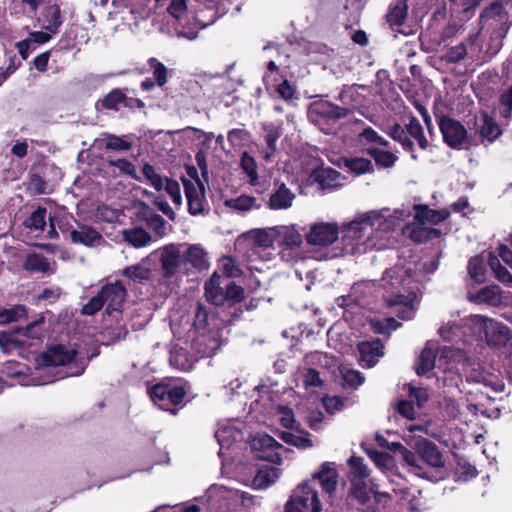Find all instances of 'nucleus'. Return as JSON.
I'll list each match as a JSON object with an SVG mask.
<instances>
[{
	"instance_id": "f257e3e1",
	"label": "nucleus",
	"mask_w": 512,
	"mask_h": 512,
	"mask_svg": "<svg viewBox=\"0 0 512 512\" xmlns=\"http://www.w3.org/2000/svg\"><path fill=\"white\" fill-rule=\"evenodd\" d=\"M388 210L370 211L358 214L342 229L343 251L346 254L365 253L370 249H381L383 244L378 239L383 233L394 230L401 221L410 216L411 211L397 209L393 214Z\"/></svg>"
},
{
	"instance_id": "f03ea898",
	"label": "nucleus",
	"mask_w": 512,
	"mask_h": 512,
	"mask_svg": "<svg viewBox=\"0 0 512 512\" xmlns=\"http://www.w3.org/2000/svg\"><path fill=\"white\" fill-rule=\"evenodd\" d=\"M87 366V360L81 356L78 350L71 345L55 344L49 346L39 357L40 373H49L51 368L59 367L53 380H47L41 384L53 382L55 379L77 377L83 374Z\"/></svg>"
},
{
	"instance_id": "7ed1b4c3",
	"label": "nucleus",
	"mask_w": 512,
	"mask_h": 512,
	"mask_svg": "<svg viewBox=\"0 0 512 512\" xmlns=\"http://www.w3.org/2000/svg\"><path fill=\"white\" fill-rule=\"evenodd\" d=\"M463 323L468 325L474 334H484L488 346L503 353L512 351V335L505 324L482 315H471Z\"/></svg>"
},
{
	"instance_id": "20e7f679",
	"label": "nucleus",
	"mask_w": 512,
	"mask_h": 512,
	"mask_svg": "<svg viewBox=\"0 0 512 512\" xmlns=\"http://www.w3.org/2000/svg\"><path fill=\"white\" fill-rule=\"evenodd\" d=\"M438 126L449 147L462 149L469 144L467 130L458 120L443 115L438 117Z\"/></svg>"
},
{
	"instance_id": "39448f33",
	"label": "nucleus",
	"mask_w": 512,
	"mask_h": 512,
	"mask_svg": "<svg viewBox=\"0 0 512 512\" xmlns=\"http://www.w3.org/2000/svg\"><path fill=\"white\" fill-rule=\"evenodd\" d=\"M191 349L199 358L212 357L223 343L221 329L192 333Z\"/></svg>"
},
{
	"instance_id": "423d86ee",
	"label": "nucleus",
	"mask_w": 512,
	"mask_h": 512,
	"mask_svg": "<svg viewBox=\"0 0 512 512\" xmlns=\"http://www.w3.org/2000/svg\"><path fill=\"white\" fill-rule=\"evenodd\" d=\"M348 497L352 504L358 506L359 510L368 512L374 501L379 502L382 497H388V495L374 492L372 488L368 487L365 480L355 479L351 480Z\"/></svg>"
},
{
	"instance_id": "0eeeda50",
	"label": "nucleus",
	"mask_w": 512,
	"mask_h": 512,
	"mask_svg": "<svg viewBox=\"0 0 512 512\" xmlns=\"http://www.w3.org/2000/svg\"><path fill=\"white\" fill-rule=\"evenodd\" d=\"M339 236V228L333 222H317L310 226L306 233V241L309 245L327 247L333 244Z\"/></svg>"
},
{
	"instance_id": "6e6552de",
	"label": "nucleus",
	"mask_w": 512,
	"mask_h": 512,
	"mask_svg": "<svg viewBox=\"0 0 512 512\" xmlns=\"http://www.w3.org/2000/svg\"><path fill=\"white\" fill-rule=\"evenodd\" d=\"M338 472L335 468V464L333 462H324L320 466V469L315 472L312 476V480L309 482H305L298 488L296 494L294 496H302L303 495V486L308 485L314 492L315 489L312 486V482L318 480L323 491L327 494H332L338 484Z\"/></svg>"
},
{
	"instance_id": "1a4fd4ad",
	"label": "nucleus",
	"mask_w": 512,
	"mask_h": 512,
	"mask_svg": "<svg viewBox=\"0 0 512 512\" xmlns=\"http://www.w3.org/2000/svg\"><path fill=\"white\" fill-rule=\"evenodd\" d=\"M182 182L188 202L189 213L192 215L203 214L206 205L204 184L199 178H182Z\"/></svg>"
},
{
	"instance_id": "9d476101",
	"label": "nucleus",
	"mask_w": 512,
	"mask_h": 512,
	"mask_svg": "<svg viewBox=\"0 0 512 512\" xmlns=\"http://www.w3.org/2000/svg\"><path fill=\"white\" fill-rule=\"evenodd\" d=\"M185 390L182 387H168L166 385H155L150 391L151 400L159 408L170 411L172 406L182 402L185 397Z\"/></svg>"
},
{
	"instance_id": "9b49d317",
	"label": "nucleus",
	"mask_w": 512,
	"mask_h": 512,
	"mask_svg": "<svg viewBox=\"0 0 512 512\" xmlns=\"http://www.w3.org/2000/svg\"><path fill=\"white\" fill-rule=\"evenodd\" d=\"M413 448L415 450V455L420 460V465L423 464L428 465L432 468H441L444 466V461L441 452L439 451L437 445L425 438L416 439ZM424 469V467H422ZM425 475V471L423 470Z\"/></svg>"
},
{
	"instance_id": "f8f14e48",
	"label": "nucleus",
	"mask_w": 512,
	"mask_h": 512,
	"mask_svg": "<svg viewBox=\"0 0 512 512\" xmlns=\"http://www.w3.org/2000/svg\"><path fill=\"white\" fill-rule=\"evenodd\" d=\"M282 445L268 434H258L251 440V448L257 452L256 457L271 463L281 464L282 457L276 451Z\"/></svg>"
},
{
	"instance_id": "ddd939ff",
	"label": "nucleus",
	"mask_w": 512,
	"mask_h": 512,
	"mask_svg": "<svg viewBox=\"0 0 512 512\" xmlns=\"http://www.w3.org/2000/svg\"><path fill=\"white\" fill-rule=\"evenodd\" d=\"M322 505L317 492L308 485L303 486L302 496H292L285 505V512H321Z\"/></svg>"
},
{
	"instance_id": "4468645a",
	"label": "nucleus",
	"mask_w": 512,
	"mask_h": 512,
	"mask_svg": "<svg viewBox=\"0 0 512 512\" xmlns=\"http://www.w3.org/2000/svg\"><path fill=\"white\" fill-rule=\"evenodd\" d=\"M158 252L160 254L162 276L165 279H171L176 275L183 262L182 253L175 244L161 247Z\"/></svg>"
},
{
	"instance_id": "2eb2a0df",
	"label": "nucleus",
	"mask_w": 512,
	"mask_h": 512,
	"mask_svg": "<svg viewBox=\"0 0 512 512\" xmlns=\"http://www.w3.org/2000/svg\"><path fill=\"white\" fill-rule=\"evenodd\" d=\"M220 324L221 323L212 310L202 303H197L190 333H200L207 330L221 329Z\"/></svg>"
},
{
	"instance_id": "dca6fc26",
	"label": "nucleus",
	"mask_w": 512,
	"mask_h": 512,
	"mask_svg": "<svg viewBox=\"0 0 512 512\" xmlns=\"http://www.w3.org/2000/svg\"><path fill=\"white\" fill-rule=\"evenodd\" d=\"M99 292L103 298L104 304H107V313L110 314L114 311H120L127 294L126 288L120 281L104 285Z\"/></svg>"
},
{
	"instance_id": "f3484780",
	"label": "nucleus",
	"mask_w": 512,
	"mask_h": 512,
	"mask_svg": "<svg viewBox=\"0 0 512 512\" xmlns=\"http://www.w3.org/2000/svg\"><path fill=\"white\" fill-rule=\"evenodd\" d=\"M511 0H493L487 5L480 14L481 21L494 20L502 24V35H506L510 22L509 15L506 11L507 5Z\"/></svg>"
},
{
	"instance_id": "a211bd4d",
	"label": "nucleus",
	"mask_w": 512,
	"mask_h": 512,
	"mask_svg": "<svg viewBox=\"0 0 512 512\" xmlns=\"http://www.w3.org/2000/svg\"><path fill=\"white\" fill-rule=\"evenodd\" d=\"M322 117L330 121H338L347 118V110L340 109L339 105L326 100L313 102L309 108V116Z\"/></svg>"
},
{
	"instance_id": "6ab92c4d",
	"label": "nucleus",
	"mask_w": 512,
	"mask_h": 512,
	"mask_svg": "<svg viewBox=\"0 0 512 512\" xmlns=\"http://www.w3.org/2000/svg\"><path fill=\"white\" fill-rule=\"evenodd\" d=\"M335 99L341 103L340 109L347 110V117L362 107L364 102V97L357 91L356 85L343 86Z\"/></svg>"
},
{
	"instance_id": "aec40b11",
	"label": "nucleus",
	"mask_w": 512,
	"mask_h": 512,
	"mask_svg": "<svg viewBox=\"0 0 512 512\" xmlns=\"http://www.w3.org/2000/svg\"><path fill=\"white\" fill-rule=\"evenodd\" d=\"M295 198V193L284 183H275L268 201V207L272 210H286L292 206Z\"/></svg>"
},
{
	"instance_id": "412c9836",
	"label": "nucleus",
	"mask_w": 512,
	"mask_h": 512,
	"mask_svg": "<svg viewBox=\"0 0 512 512\" xmlns=\"http://www.w3.org/2000/svg\"><path fill=\"white\" fill-rule=\"evenodd\" d=\"M69 236L74 244L88 247L98 246L104 242L102 235L96 229L87 225H78L76 229L69 231Z\"/></svg>"
},
{
	"instance_id": "4be33fe9",
	"label": "nucleus",
	"mask_w": 512,
	"mask_h": 512,
	"mask_svg": "<svg viewBox=\"0 0 512 512\" xmlns=\"http://www.w3.org/2000/svg\"><path fill=\"white\" fill-rule=\"evenodd\" d=\"M358 350L363 366L373 367L384 355V346L379 339L359 343Z\"/></svg>"
},
{
	"instance_id": "5701e85b",
	"label": "nucleus",
	"mask_w": 512,
	"mask_h": 512,
	"mask_svg": "<svg viewBox=\"0 0 512 512\" xmlns=\"http://www.w3.org/2000/svg\"><path fill=\"white\" fill-rule=\"evenodd\" d=\"M403 233L417 243H424L440 236L438 229L428 227L425 223L417 220L405 226Z\"/></svg>"
},
{
	"instance_id": "b1692460",
	"label": "nucleus",
	"mask_w": 512,
	"mask_h": 512,
	"mask_svg": "<svg viewBox=\"0 0 512 512\" xmlns=\"http://www.w3.org/2000/svg\"><path fill=\"white\" fill-rule=\"evenodd\" d=\"M227 278L218 275L216 272L205 283V297L214 305H222L225 302V283Z\"/></svg>"
},
{
	"instance_id": "393cba45",
	"label": "nucleus",
	"mask_w": 512,
	"mask_h": 512,
	"mask_svg": "<svg viewBox=\"0 0 512 512\" xmlns=\"http://www.w3.org/2000/svg\"><path fill=\"white\" fill-rule=\"evenodd\" d=\"M275 233L278 244L288 248L299 247L303 242L302 235L295 225L275 226Z\"/></svg>"
},
{
	"instance_id": "a878e982",
	"label": "nucleus",
	"mask_w": 512,
	"mask_h": 512,
	"mask_svg": "<svg viewBox=\"0 0 512 512\" xmlns=\"http://www.w3.org/2000/svg\"><path fill=\"white\" fill-rule=\"evenodd\" d=\"M182 257L185 264H190L197 270L201 271L209 267L207 252L200 245H190L184 254H182Z\"/></svg>"
},
{
	"instance_id": "bb28decb",
	"label": "nucleus",
	"mask_w": 512,
	"mask_h": 512,
	"mask_svg": "<svg viewBox=\"0 0 512 512\" xmlns=\"http://www.w3.org/2000/svg\"><path fill=\"white\" fill-rule=\"evenodd\" d=\"M413 208L416 211L415 220L421 221L425 224H439L446 220L450 215V212L446 209L433 210L426 205H414Z\"/></svg>"
},
{
	"instance_id": "cd10ccee",
	"label": "nucleus",
	"mask_w": 512,
	"mask_h": 512,
	"mask_svg": "<svg viewBox=\"0 0 512 512\" xmlns=\"http://www.w3.org/2000/svg\"><path fill=\"white\" fill-rule=\"evenodd\" d=\"M408 8L407 0H396L389 5L385 18L392 29L405 23Z\"/></svg>"
},
{
	"instance_id": "c85d7f7f",
	"label": "nucleus",
	"mask_w": 512,
	"mask_h": 512,
	"mask_svg": "<svg viewBox=\"0 0 512 512\" xmlns=\"http://www.w3.org/2000/svg\"><path fill=\"white\" fill-rule=\"evenodd\" d=\"M93 146L98 149L129 151L132 148V143L114 134L103 133L102 137L94 140Z\"/></svg>"
},
{
	"instance_id": "c756f323",
	"label": "nucleus",
	"mask_w": 512,
	"mask_h": 512,
	"mask_svg": "<svg viewBox=\"0 0 512 512\" xmlns=\"http://www.w3.org/2000/svg\"><path fill=\"white\" fill-rule=\"evenodd\" d=\"M198 359V355H190L182 347L175 346L170 352V364L181 371L191 370Z\"/></svg>"
},
{
	"instance_id": "7c9ffc66",
	"label": "nucleus",
	"mask_w": 512,
	"mask_h": 512,
	"mask_svg": "<svg viewBox=\"0 0 512 512\" xmlns=\"http://www.w3.org/2000/svg\"><path fill=\"white\" fill-rule=\"evenodd\" d=\"M245 237L252 242L255 247L267 249L272 247L276 241L275 226L267 229H253L245 234Z\"/></svg>"
},
{
	"instance_id": "2f4dec72",
	"label": "nucleus",
	"mask_w": 512,
	"mask_h": 512,
	"mask_svg": "<svg viewBox=\"0 0 512 512\" xmlns=\"http://www.w3.org/2000/svg\"><path fill=\"white\" fill-rule=\"evenodd\" d=\"M387 449L393 452H399L402 455L403 460L406 462L408 466L411 467L412 471L416 475L424 474L423 468L420 465V460L418 459V457L414 454V452L405 448L400 442L389 443Z\"/></svg>"
},
{
	"instance_id": "473e14b6",
	"label": "nucleus",
	"mask_w": 512,
	"mask_h": 512,
	"mask_svg": "<svg viewBox=\"0 0 512 512\" xmlns=\"http://www.w3.org/2000/svg\"><path fill=\"white\" fill-rule=\"evenodd\" d=\"M436 350L429 343L421 351L415 369L418 375H425L435 366Z\"/></svg>"
},
{
	"instance_id": "72a5a7b5",
	"label": "nucleus",
	"mask_w": 512,
	"mask_h": 512,
	"mask_svg": "<svg viewBox=\"0 0 512 512\" xmlns=\"http://www.w3.org/2000/svg\"><path fill=\"white\" fill-rule=\"evenodd\" d=\"M279 477V470L272 466H264L260 468L254 479L253 486L256 489H265L271 484L275 483Z\"/></svg>"
},
{
	"instance_id": "f704fd0d",
	"label": "nucleus",
	"mask_w": 512,
	"mask_h": 512,
	"mask_svg": "<svg viewBox=\"0 0 512 512\" xmlns=\"http://www.w3.org/2000/svg\"><path fill=\"white\" fill-rule=\"evenodd\" d=\"M406 273L407 270H404L402 267L387 269L382 277V281L385 282L383 286L387 291H390L392 294L397 292L399 286H401L404 282L403 276Z\"/></svg>"
},
{
	"instance_id": "c9c22d12",
	"label": "nucleus",
	"mask_w": 512,
	"mask_h": 512,
	"mask_svg": "<svg viewBox=\"0 0 512 512\" xmlns=\"http://www.w3.org/2000/svg\"><path fill=\"white\" fill-rule=\"evenodd\" d=\"M105 164L109 168H113V169H117L118 170V173L115 170L111 171V173L114 176L123 174V175H127V176L131 177L134 180H140L138 175H137V171H136L135 165L132 162H130L129 160H126L124 158L116 159V160L107 158L105 160Z\"/></svg>"
},
{
	"instance_id": "e433bc0d",
	"label": "nucleus",
	"mask_w": 512,
	"mask_h": 512,
	"mask_svg": "<svg viewBox=\"0 0 512 512\" xmlns=\"http://www.w3.org/2000/svg\"><path fill=\"white\" fill-rule=\"evenodd\" d=\"M124 100V89L115 88L96 102V109L118 111Z\"/></svg>"
},
{
	"instance_id": "4c0bfd02",
	"label": "nucleus",
	"mask_w": 512,
	"mask_h": 512,
	"mask_svg": "<svg viewBox=\"0 0 512 512\" xmlns=\"http://www.w3.org/2000/svg\"><path fill=\"white\" fill-rule=\"evenodd\" d=\"M224 205L236 212H247L252 209L260 208V204H257L255 197L248 195H241L236 198L226 199Z\"/></svg>"
},
{
	"instance_id": "58836bf2",
	"label": "nucleus",
	"mask_w": 512,
	"mask_h": 512,
	"mask_svg": "<svg viewBox=\"0 0 512 512\" xmlns=\"http://www.w3.org/2000/svg\"><path fill=\"white\" fill-rule=\"evenodd\" d=\"M123 238L135 248L148 245L152 241L151 235L143 228H132L123 231Z\"/></svg>"
},
{
	"instance_id": "ea45409f",
	"label": "nucleus",
	"mask_w": 512,
	"mask_h": 512,
	"mask_svg": "<svg viewBox=\"0 0 512 512\" xmlns=\"http://www.w3.org/2000/svg\"><path fill=\"white\" fill-rule=\"evenodd\" d=\"M121 275L137 283L148 281L151 276V270L145 265V261L128 266L121 271Z\"/></svg>"
},
{
	"instance_id": "a19ab883",
	"label": "nucleus",
	"mask_w": 512,
	"mask_h": 512,
	"mask_svg": "<svg viewBox=\"0 0 512 512\" xmlns=\"http://www.w3.org/2000/svg\"><path fill=\"white\" fill-rule=\"evenodd\" d=\"M264 140L267 144L266 158L273 155L276 150V142L282 134V128L278 124L267 123L263 124Z\"/></svg>"
},
{
	"instance_id": "79ce46f5",
	"label": "nucleus",
	"mask_w": 512,
	"mask_h": 512,
	"mask_svg": "<svg viewBox=\"0 0 512 512\" xmlns=\"http://www.w3.org/2000/svg\"><path fill=\"white\" fill-rule=\"evenodd\" d=\"M315 180L322 188L341 186V174L332 168H323L315 172Z\"/></svg>"
},
{
	"instance_id": "37998d69",
	"label": "nucleus",
	"mask_w": 512,
	"mask_h": 512,
	"mask_svg": "<svg viewBox=\"0 0 512 512\" xmlns=\"http://www.w3.org/2000/svg\"><path fill=\"white\" fill-rule=\"evenodd\" d=\"M475 300L480 303H487L492 306L502 304L501 289L497 285H491L482 288L475 296Z\"/></svg>"
},
{
	"instance_id": "c03bdc74",
	"label": "nucleus",
	"mask_w": 512,
	"mask_h": 512,
	"mask_svg": "<svg viewBox=\"0 0 512 512\" xmlns=\"http://www.w3.org/2000/svg\"><path fill=\"white\" fill-rule=\"evenodd\" d=\"M23 268L32 273H46L50 270V263L43 255L33 253L26 257Z\"/></svg>"
},
{
	"instance_id": "a18cd8bd",
	"label": "nucleus",
	"mask_w": 512,
	"mask_h": 512,
	"mask_svg": "<svg viewBox=\"0 0 512 512\" xmlns=\"http://www.w3.org/2000/svg\"><path fill=\"white\" fill-rule=\"evenodd\" d=\"M467 319H461L460 321H448L447 323L443 324L439 329L440 336L445 341H454L457 338H460L462 336L461 329L463 328H469L468 325L464 324L463 322Z\"/></svg>"
},
{
	"instance_id": "49530a36",
	"label": "nucleus",
	"mask_w": 512,
	"mask_h": 512,
	"mask_svg": "<svg viewBox=\"0 0 512 512\" xmlns=\"http://www.w3.org/2000/svg\"><path fill=\"white\" fill-rule=\"evenodd\" d=\"M502 131L500 126L496 123L493 117L489 116L486 112L482 114V125L480 128V135L482 138L487 139L489 142L494 141L501 135Z\"/></svg>"
},
{
	"instance_id": "de8ad7c7",
	"label": "nucleus",
	"mask_w": 512,
	"mask_h": 512,
	"mask_svg": "<svg viewBox=\"0 0 512 512\" xmlns=\"http://www.w3.org/2000/svg\"><path fill=\"white\" fill-rule=\"evenodd\" d=\"M409 301L410 300H408L407 297L400 294H395L393 297L386 299V302L390 307L403 306L397 312L398 317L403 320L412 319L415 313L412 305L408 304Z\"/></svg>"
},
{
	"instance_id": "09e8293b",
	"label": "nucleus",
	"mask_w": 512,
	"mask_h": 512,
	"mask_svg": "<svg viewBox=\"0 0 512 512\" xmlns=\"http://www.w3.org/2000/svg\"><path fill=\"white\" fill-rule=\"evenodd\" d=\"M405 128L408 132V136L414 138L418 142L421 149L425 150L428 148L429 142L425 138L423 127L416 117L411 116L409 118V122L405 125Z\"/></svg>"
},
{
	"instance_id": "8fccbe9b",
	"label": "nucleus",
	"mask_w": 512,
	"mask_h": 512,
	"mask_svg": "<svg viewBox=\"0 0 512 512\" xmlns=\"http://www.w3.org/2000/svg\"><path fill=\"white\" fill-rule=\"evenodd\" d=\"M144 220L147 226L152 229L159 238H163L167 235L168 224L160 215L153 212H146Z\"/></svg>"
},
{
	"instance_id": "3c124183",
	"label": "nucleus",
	"mask_w": 512,
	"mask_h": 512,
	"mask_svg": "<svg viewBox=\"0 0 512 512\" xmlns=\"http://www.w3.org/2000/svg\"><path fill=\"white\" fill-rule=\"evenodd\" d=\"M387 134L393 140L399 142L405 150L410 152L413 151L414 143L410 140L406 128L402 127L400 124H394L391 126L387 131Z\"/></svg>"
},
{
	"instance_id": "603ef678",
	"label": "nucleus",
	"mask_w": 512,
	"mask_h": 512,
	"mask_svg": "<svg viewBox=\"0 0 512 512\" xmlns=\"http://www.w3.org/2000/svg\"><path fill=\"white\" fill-rule=\"evenodd\" d=\"M44 17L46 22L44 28L50 33H56L62 24L60 8L57 5L49 6Z\"/></svg>"
},
{
	"instance_id": "864d4df0",
	"label": "nucleus",
	"mask_w": 512,
	"mask_h": 512,
	"mask_svg": "<svg viewBox=\"0 0 512 512\" xmlns=\"http://www.w3.org/2000/svg\"><path fill=\"white\" fill-rule=\"evenodd\" d=\"M367 153L374 159L377 165L385 168L392 167L398 159L392 152L378 148H369Z\"/></svg>"
},
{
	"instance_id": "5fc2aeb1",
	"label": "nucleus",
	"mask_w": 512,
	"mask_h": 512,
	"mask_svg": "<svg viewBox=\"0 0 512 512\" xmlns=\"http://www.w3.org/2000/svg\"><path fill=\"white\" fill-rule=\"evenodd\" d=\"M348 464L350 466V481L355 479L365 480L369 476L370 470L361 457L352 456Z\"/></svg>"
},
{
	"instance_id": "6e6d98bb",
	"label": "nucleus",
	"mask_w": 512,
	"mask_h": 512,
	"mask_svg": "<svg viewBox=\"0 0 512 512\" xmlns=\"http://www.w3.org/2000/svg\"><path fill=\"white\" fill-rule=\"evenodd\" d=\"M345 166L355 175H361L373 170L371 161L362 157L346 159Z\"/></svg>"
},
{
	"instance_id": "4d7b16f0",
	"label": "nucleus",
	"mask_w": 512,
	"mask_h": 512,
	"mask_svg": "<svg viewBox=\"0 0 512 512\" xmlns=\"http://www.w3.org/2000/svg\"><path fill=\"white\" fill-rule=\"evenodd\" d=\"M468 274L476 283L480 284L485 280V265L481 257L475 256L468 263Z\"/></svg>"
},
{
	"instance_id": "13d9d810",
	"label": "nucleus",
	"mask_w": 512,
	"mask_h": 512,
	"mask_svg": "<svg viewBox=\"0 0 512 512\" xmlns=\"http://www.w3.org/2000/svg\"><path fill=\"white\" fill-rule=\"evenodd\" d=\"M25 344L16 339L15 335L10 332H0V349L5 354H10L14 350L23 348Z\"/></svg>"
},
{
	"instance_id": "bf43d9fd",
	"label": "nucleus",
	"mask_w": 512,
	"mask_h": 512,
	"mask_svg": "<svg viewBox=\"0 0 512 512\" xmlns=\"http://www.w3.org/2000/svg\"><path fill=\"white\" fill-rule=\"evenodd\" d=\"M148 65L152 70L156 84L158 86H164L168 81L167 67L156 58H150Z\"/></svg>"
},
{
	"instance_id": "052dcab7",
	"label": "nucleus",
	"mask_w": 512,
	"mask_h": 512,
	"mask_svg": "<svg viewBox=\"0 0 512 512\" xmlns=\"http://www.w3.org/2000/svg\"><path fill=\"white\" fill-rule=\"evenodd\" d=\"M142 173L149 184L157 191H161L165 185V178L158 174L155 168L149 163H145Z\"/></svg>"
},
{
	"instance_id": "680f3d73",
	"label": "nucleus",
	"mask_w": 512,
	"mask_h": 512,
	"mask_svg": "<svg viewBox=\"0 0 512 512\" xmlns=\"http://www.w3.org/2000/svg\"><path fill=\"white\" fill-rule=\"evenodd\" d=\"M280 438L285 443L301 449H306L313 446L312 440L309 438L308 434L305 436H301L295 435L291 432L283 431L280 433Z\"/></svg>"
},
{
	"instance_id": "e2e57ef3",
	"label": "nucleus",
	"mask_w": 512,
	"mask_h": 512,
	"mask_svg": "<svg viewBox=\"0 0 512 512\" xmlns=\"http://www.w3.org/2000/svg\"><path fill=\"white\" fill-rule=\"evenodd\" d=\"M26 315V308L22 305H16L9 309L0 310V325L17 321Z\"/></svg>"
},
{
	"instance_id": "0e129e2a",
	"label": "nucleus",
	"mask_w": 512,
	"mask_h": 512,
	"mask_svg": "<svg viewBox=\"0 0 512 512\" xmlns=\"http://www.w3.org/2000/svg\"><path fill=\"white\" fill-rule=\"evenodd\" d=\"M46 209L38 207L30 217L24 221V225L29 229L43 230L46 224Z\"/></svg>"
},
{
	"instance_id": "69168bd1",
	"label": "nucleus",
	"mask_w": 512,
	"mask_h": 512,
	"mask_svg": "<svg viewBox=\"0 0 512 512\" xmlns=\"http://www.w3.org/2000/svg\"><path fill=\"white\" fill-rule=\"evenodd\" d=\"M341 374L344 380V385L350 388H357L364 382V377L359 371L347 366L342 367Z\"/></svg>"
},
{
	"instance_id": "338daca9",
	"label": "nucleus",
	"mask_w": 512,
	"mask_h": 512,
	"mask_svg": "<svg viewBox=\"0 0 512 512\" xmlns=\"http://www.w3.org/2000/svg\"><path fill=\"white\" fill-rule=\"evenodd\" d=\"M220 265L223 273L226 275L225 278H235L242 274V270L236 263L235 259L231 256H224L220 260Z\"/></svg>"
},
{
	"instance_id": "774afa93",
	"label": "nucleus",
	"mask_w": 512,
	"mask_h": 512,
	"mask_svg": "<svg viewBox=\"0 0 512 512\" xmlns=\"http://www.w3.org/2000/svg\"><path fill=\"white\" fill-rule=\"evenodd\" d=\"M499 114L505 119L512 116V84L500 95Z\"/></svg>"
}]
</instances>
